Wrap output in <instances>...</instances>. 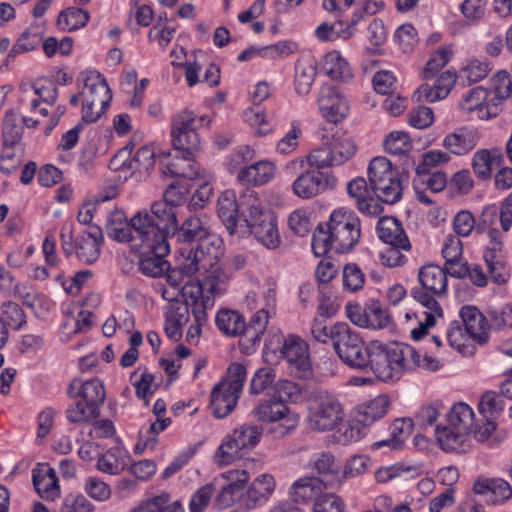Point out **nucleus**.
<instances>
[{
  "label": "nucleus",
  "instance_id": "1",
  "mask_svg": "<svg viewBox=\"0 0 512 512\" xmlns=\"http://www.w3.org/2000/svg\"><path fill=\"white\" fill-rule=\"evenodd\" d=\"M156 224L165 234V238L179 244L193 245L186 257L183 266L187 273L204 271L208 279L216 282L220 276L218 264L221 253L222 239L213 233L209 226V220L205 215H190L179 225L176 211L166 204H154Z\"/></svg>",
  "mask_w": 512,
  "mask_h": 512
},
{
  "label": "nucleus",
  "instance_id": "2",
  "mask_svg": "<svg viewBox=\"0 0 512 512\" xmlns=\"http://www.w3.org/2000/svg\"><path fill=\"white\" fill-rule=\"evenodd\" d=\"M361 223L355 212L339 208L334 210L329 221L320 223L312 236V250L321 257L334 249L337 253L350 252L359 242Z\"/></svg>",
  "mask_w": 512,
  "mask_h": 512
},
{
  "label": "nucleus",
  "instance_id": "3",
  "mask_svg": "<svg viewBox=\"0 0 512 512\" xmlns=\"http://www.w3.org/2000/svg\"><path fill=\"white\" fill-rule=\"evenodd\" d=\"M420 365V354L410 345L383 344L371 341L362 372H372L379 380L393 382L403 372L413 371Z\"/></svg>",
  "mask_w": 512,
  "mask_h": 512
},
{
  "label": "nucleus",
  "instance_id": "4",
  "mask_svg": "<svg viewBox=\"0 0 512 512\" xmlns=\"http://www.w3.org/2000/svg\"><path fill=\"white\" fill-rule=\"evenodd\" d=\"M243 220L238 235L244 237L251 234L268 249H275L281 239L274 213L265 209L257 196H249L242 202Z\"/></svg>",
  "mask_w": 512,
  "mask_h": 512
},
{
  "label": "nucleus",
  "instance_id": "5",
  "mask_svg": "<svg viewBox=\"0 0 512 512\" xmlns=\"http://www.w3.org/2000/svg\"><path fill=\"white\" fill-rule=\"evenodd\" d=\"M154 212L152 204L150 211H139L128 221L122 210H114L107 217L106 233L118 242L133 243L132 246L137 247L157 225Z\"/></svg>",
  "mask_w": 512,
  "mask_h": 512
},
{
  "label": "nucleus",
  "instance_id": "6",
  "mask_svg": "<svg viewBox=\"0 0 512 512\" xmlns=\"http://www.w3.org/2000/svg\"><path fill=\"white\" fill-rule=\"evenodd\" d=\"M207 116L196 117L189 110H184L173 116L171 121V138L173 148L178 151L183 160L194 158L201 147L200 127L209 125Z\"/></svg>",
  "mask_w": 512,
  "mask_h": 512
},
{
  "label": "nucleus",
  "instance_id": "7",
  "mask_svg": "<svg viewBox=\"0 0 512 512\" xmlns=\"http://www.w3.org/2000/svg\"><path fill=\"white\" fill-rule=\"evenodd\" d=\"M368 179L373 197L379 203L395 204L402 198V185L392 163L385 157H375L368 166Z\"/></svg>",
  "mask_w": 512,
  "mask_h": 512
},
{
  "label": "nucleus",
  "instance_id": "8",
  "mask_svg": "<svg viewBox=\"0 0 512 512\" xmlns=\"http://www.w3.org/2000/svg\"><path fill=\"white\" fill-rule=\"evenodd\" d=\"M138 246L143 249L138 263L142 274L151 278H160L169 272L170 264L165 258L170 253V242L157 225L153 232L147 235V239L138 243Z\"/></svg>",
  "mask_w": 512,
  "mask_h": 512
},
{
  "label": "nucleus",
  "instance_id": "9",
  "mask_svg": "<svg viewBox=\"0 0 512 512\" xmlns=\"http://www.w3.org/2000/svg\"><path fill=\"white\" fill-rule=\"evenodd\" d=\"M333 348L341 361L352 369L361 371L366 363L369 344L347 323L338 322L331 326Z\"/></svg>",
  "mask_w": 512,
  "mask_h": 512
},
{
  "label": "nucleus",
  "instance_id": "10",
  "mask_svg": "<svg viewBox=\"0 0 512 512\" xmlns=\"http://www.w3.org/2000/svg\"><path fill=\"white\" fill-rule=\"evenodd\" d=\"M308 424L316 431L335 429L343 419L340 402L326 391L313 393L308 400Z\"/></svg>",
  "mask_w": 512,
  "mask_h": 512
},
{
  "label": "nucleus",
  "instance_id": "11",
  "mask_svg": "<svg viewBox=\"0 0 512 512\" xmlns=\"http://www.w3.org/2000/svg\"><path fill=\"white\" fill-rule=\"evenodd\" d=\"M356 151L357 146L353 137L345 133H336L313 150L309 154V160L320 167L339 166L353 158Z\"/></svg>",
  "mask_w": 512,
  "mask_h": 512
},
{
  "label": "nucleus",
  "instance_id": "12",
  "mask_svg": "<svg viewBox=\"0 0 512 512\" xmlns=\"http://www.w3.org/2000/svg\"><path fill=\"white\" fill-rule=\"evenodd\" d=\"M420 288H413L411 296L422 306L438 308L437 298L442 297L447 292L446 271L438 265L427 264L420 268L418 272Z\"/></svg>",
  "mask_w": 512,
  "mask_h": 512
},
{
  "label": "nucleus",
  "instance_id": "13",
  "mask_svg": "<svg viewBox=\"0 0 512 512\" xmlns=\"http://www.w3.org/2000/svg\"><path fill=\"white\" fill-rule=\"evenodd\" d=\"M263 432L257 425H242L227 435L218 447L215 458L222 464H229L242 456V452L253 449Z\"/></svg>",
  "mask_w": 512,
  "mask_h": 512
},
{
  "label": "nucleus",
  "instance_id": "14",
  "mask_svg": "<svg viewBox=\"0 0 512 512\" xmlns=\"http://www.w3.org/2000/svg\"><path fill=\"white\" fill-rule=\"evenodd\" d=\"M307 167L301 171L293 182V192L302 199H311L318 194L334 188L336 178L329 173L323 172L318 165L312 164L309 155L306 156Z\"/></svg>",
  "mask_w": 512,
  "mask_h": 512
},
{
  "label": "nucleus",
  "instance_id": "15",
  "mask_svg": "<svg viewBox=\"0 0 512 512\" xmlns=\"http://www.w3.org/2000/svg\"><path fill=\"white\" fill-rule=\"evenodd\" d=\"M346 312L349 320L359 327L381 330L392 324L388 310L377 300H370L364 307L347 304Z\"/></svg>",
  "mask_w": 512,
  "mask_h": 512
},
{
  "label": "nucleus",
  "instance_id": "16",
  "mask_svg": "<svg viewBox=\"0 0 512 512\" xmlns=\"http://www.w3.org/2000/svg\"><path fill=\"white\" fill-rule=\"evenodd\" d=\"M277 342L291 372L298 378L306 377L311 368L307 343L296 335L277 336Z\"/></svg>",
  "mask_w": 512,
  "mask_h": 512
},
{
  "label": "nucleus",
  "instance_id": "17",
  "mask_svg": "<svg viewBox=\"0 0 512 512\" xmlns=\"http://www.w3.org/2000/svg\"><path fill=\"white\" fill-rule=\"evenodd\" d=\"M249 196L256 195L253 191H249L237 199L233 191L226 190L218 198V216L231 236L237 234L240 229L242 222L239 221L238 214L243 218L242 202Z\"/></svg>",
  "mask_w": 512,
  "mask_h": 512
},
{
  "label": "nucleus",
  "instance_id": "18",
  "mask_svg": "<svg viewBox=\"0 0 512 512\" xmlns=\"http://www.w3.org/2000/svg\"><path fill=\"white\" fill-rule=\"evenodd\" d=\"M288 407L275 396L265 398L255 406L253 415L262 422H277L285 419L288 424L279 426V435L285 436L296 426V421L288 416Z\"/></svg>",
  "mask_w": 512,
  "mask_h": 512
},
{
  "label": "nucleus",
  "instance_id": "19",
  "mask_svg": "<svg viewBox=\"0 0 512 512\" xmlns=\"http://www.w3.org/2000/svg\"><path fill=\"white\" fill-rule=\"evenodd\" d=\"M321 115L329 122L338 123L349 112L347 101L339 94L335 86L325 84L320 88L317 99Z\"/></svg>",
  "mask_w": 512,
  "mask_h": 512
},
{
  "label": "nucleus",
  "instance_id": "20",
  "mask_svg": "<svg viewBox=\"0 0 512 512\" xmlns=\"http://www.w3.org/2000/svg\"><path fill=\"white\" fill-rule=\"evenodd\" d=\"M181 294L185 301V310L191 308V312L198 325L207 323V309L212 307L213 301L210 296L203 294L202 285L197 282L187 281L181 287Z\"/></svg>",
  "mask_w": 512,
  "mask_h": 512
},
{
  "label": "nucleus",
  "instance_id": "21",
  "mask_svg": "<svg viewBox=\"0 0 512 512\" xmlns=\"http://www.w3.org/2000/svg\"><path fill=\"white\" fill-rule=\"evenodd\" d=\"M459 315L471 340L479 345L486 344L490 337V326L482 312L476 306L466 305L460 309Z\"/></svg>",
  "mask_w": 512,
  "mask_h": 512
},
{
  "label": "nucleus",
  "instance_id": "22",
  "mask_svg": "<svg viewBox=\"0 0 512 512\" xmlns=\"http://www.w3.org/2000/svg\"><path fill=\"white\" fill-rule=\"evenodd\" d=\"M347 191L350 196L356 199L358 210L368 216L375 217L383 212V206L374 197L370 183L358 177L348 183Z\"/></svg>",
  "mask_w": 512,
  "mask_h": 512
},
{
  "label": "nucleus",
  "instance_id": "23",
  "mask_svg": "<svg viewBox=\"0 0 512 512\" xmlns=\"http://www.w3.org/2000/svg\"><path fill=\"white\" fill-rule=\"evenodd\" d=\"M379 239L393 247H400L404 251H410L412 246L403 228L402 222L396 217L383 216L376 226Z\"/></svg>",
  "mask_w": 512,
  "mask_h": 512
},
{
  "label": "nucleus",
  "instance_id": "24",
  "mask_svg": "<svg viewBox=\"0 0 512 512\" xmlns=\"http://www.w3.org/2000/svg\"><path fill=\"white\" fill-rule=\"evenodd\" d=\"M479 141V133L476 129L463 126L447 134L442 142L443 147L450 153L462 156L471 152Z\"/></svg>",
  "mask_w": 512,
  "mask_h": 512
},
{
  "label": "nucleus",
  "instance_id": "25",
  "mask_svg": "<svg viewBox=\"0 0 512 512\" xmlns=\"http://www.w3.org/2000/svg\"><path fill=\"white\" fill-rule=\"evenodd\" d=\"M103 233L99 226L93 225L75 240L78 259L86 264L94 263L100 255V244Z\"/></svg>",
  "mask_w": 512,
  "mask_h": 512
},
{
  "label": "nucleus",
  "instance_id": "26",
  "mask_svg": "<svg viewBox=\"0 0 512 512\" xmlns=\"http://www.w3.org/2000/svg\"><path fill=\"white\" fill-rule=\"evenodd\" d=\"M313 469L324 481L325 488L338 489L341 487V465L335 456L328 451L314 455Z\"/></svg>",
  "mask_w": 512,
  "mask_h": 512
},
{
  "label": "nucleus",
  "instance_id": "27",
  "mask_svg": "<svg viewBox=\"0 0 512 512\" xmlns=\"http://www.w3.org/2000/svg\"><path fill=\"white\" fill-rule=\"evenodd\" d=\"M325 488L324 481L318 477H302L295 481L289 490L293 503L297 505H308L317 498Z\"/></svg>",
  "mask_w": 512,
  "mask_h": 512
},
{
  "label": "nucleus",
  "instance_id": "28",
  "mask_svg": "<svg viewBox=\"0 0 512 512\" xmlns=\"http://www.w3.org/2000/svg\"><path fill=\"white\" fill-rule=\"evenodd\" d=\"M456 80V72L447 70L436 79L433 86L427 83L421 85L415 92V96L418 101L430 103L444 99L451 91Z\"/></svg>",
  "mask_w": 512,
  "mask_h": 512
},
{
  "label": "nucleus",
  "instance_id": "29",
  "mask_svg": "<svg viewBox=\"0 0 512 512\" xmlns=\"http://www.w3.org/2000/svg\"><path fill=\"white\" fill-rule=\"evenodd\" d=\"M81 79L84 82V88L88 91L85 98L94 97V102L108 109L112 100L111 90L102 74L97 71H85L81 73Z\"/></svg>",
  "mask_w": 512,
  "mask_h": 512
},
{
  "label": "nucleus",
  "instance_id": "30",
  "mask_svg": "<svg viewBox=\"0 0 512 512\" xmlns=\"http://www.w3.org/2000/svg\"><path fill=\"white\" fill-rule=\"evenodd\" d=\"M435 437L440 448L445 452L464 453L468 450V432L455 429L453 426L438 425Z\"/></svg>",
  "mask_w": 512,
  "mask_h": 512
},
{
  "label": "nucleus",
  "instance_id": "31",
  "mask_svg": "<svg viewBox=\"0 0 512 512\" xmlns=\"http://www.w3.org/2000/svg\"><path fill=\"white\" fill-rule=\"evenodd\" d=\"M490 99L488 90L477 86L464 97L461 108L467 112L478 111L481 118H490L498 113V108Z\"/></svg>",
  "mask_w": 512,
  "mask_h": 512
},
{
  "label": "nucleus",
  "instance_id": "32",
  "mask_svg": "<svg viewBox=\"0 0 512 512\" xmlns=\"http://www.w3.org/2000/svg\"><path fill=\"white\" fill-rule=\"evenodd\" d=\"M317 75L316 62L313 58L301 57L295 63L294 90L300 97L307 96Z\"/></svg>",
  "mask_w": 512,
  "mask_h": 512
},
{
  "label": "nucleus",
  "instance_id": "33",
  "mask_svg": "<svg viewBox=\"0 0 512 512\" xmlns=\"http://www.w3.org/2000/svg\"><path fill=\"white\" fill-rule=\"evenodd\" d=\"M239 398V394H235L225 385L218 383L211 392L210 407L213 415L216 418H225L235 409Z\"/></svg>",
  "mask_w": 512,
  "mask_h": 512
},
{
  "label": "nucleus",
  "instance_id": "34",
  "mask_svg": "<svg viewBox=\"0 0 512 512\" xmlns=\"http://www.w3.org/2000/svg\"><path fill=\"white\" fill-rule=\"evenodd\" d=\"M275 174V166L269 161H259L238 172V180L245 185L260 186L268 183Z\"/></svg>",
  "mask_w": 512,
  "mask_h": 512
},
{
  "label": "nucleus",
  "instance_id": "35",
  "mask_svg": "<svg viewBox=\"0 0 512 512\" xmlns=\"http://www.w3.org/2000/svg\"><path fill=\"white\" fill-rule=\"evenodd\" d=\"M388 406L389 400L384 395L377 396L368 402L358 405L356 415L358 424H362L363 427L373 424L378 419L384 417Z\"/></svg>",
  "mask_w": 512,
  "mask_h": 512
},
{
  "label": "nucleus",
  "instance_id": "36",
  "mask_svg": "<svg viewBox=\"0 0 512 512\" xmlns=\"http://www.w3.org/2000/svg\"><path fill=\"white\" fill-rule=\"evenodd\" d=\"M503 161V155L500 150L489 151L482 149L477 151L472 159V169L477 178L489 180L492 176V165H500Z\"/></svg>",
  "mask_w": 512,
  "mask_h": 512
},
{
  "label": "nucleus",
  "instance_id": "37",
  "mask_svg": "<svg viewBox=\"0 0 512 512\" xmlns=\"http://www.w3.org/2000/svg\"><path fill=\"white\" fill-rule=\"evenodd\" d=\"M473 491L479 495L491 493L495 502H504L512 496V487L501 478L479 479L473 484Z\"/></svg>",
  "mask_w": 512,
  "mask_h": 512
},
{
  "label": "nucleus",
  "instance_id": "38",
  "mask_svg": "<svg viewBox=\"0 0 512 512\" xmlns=\"http://www.w3.org/2000/svg\"><path fill=\"white\" fill-rule=\"evenodd\" d=\"M215 323L217 328L227 336H243V330H245V319L235 310H219L215 317Z\"/></svg>",
  "mask_w": 512,
  "mask_h": 512
},
{
  "label": "nucleus",
  "instance_id": "39",
  "mask_svg": "<svg viewBox=\"0 0 512 512\" xmlns=\"http://www.w3.org/2000/svg\"><path fill=\"white\" fill-rule=\"evenodd\" d=\"M483 258L492 281L496 284L505 283L507 279L504 273L502 242L488 245L484 251Z\"/></svg>",
  "mask_w": 512,
  "mask_h": 512
},
{
  "label": "nucleus",
  "instance_id": "40",
  "mask_svg": "<svg viewBox=\"0 0 512 512\" xmlns=\"http://www.w3.org/2000/svg\"><path fill=\"white\" fill-rule=\"evenodd\" d=\"M78 393L94 416H99V407L105 400L103 383L98 379L87 380L78 387Z\"/></svg>",
  "mask_w": 512,
  "mask_h": 512
},
{
  "label": "nucleus",
  "instance_id": "41",
  "mask_svg": "<svg viewBox=\"0 0 512 512\" xmlns=\"http://www.w3.org/2000/svg\"><path fill=\"white\" fill-rule=\"evenodd\" d=\"M322 65L325 73L331 79L346 81L353 77L351 67L338 51L328 52L324 56Z\"/></svg>",
  "mask_w": 512,
  "mask_h": 512
},
{
  "label": "nucleus",
  "instance_id": "42",
  "mask_svg": "<svg viewBox=\"0 0 512 512\" xmlns=\"http://www.w3.org/2000/svg\"><path fill=\"white\" fill-rule=\"evenodd\" d=\"M276 487L275 479L270 474H262L254 479L247 490V497L255 507L259 502L267 501L274 493Z\"/></svg>",
  "mask_w": 512,
  "mask_h": 512
},
{
  "label": "nucleus",
  "instance_id": "43",
  "mask_svg": "<svg viewBox=\"0 0 512 512\" xmlns=\"http://www.w3.org/2000/svg\"><path fill=\"white\" fill-rule=\"evenodd\" d=\"M490 90H488L490 96V102H493L498 108L503 100H506L511 96L512 93V79L510 74L505 71L497 72L490 80Z\"/></svg>",
  "mask_w": 512,
  "mask_h": 512
},
{
  "label": "nucleus",
  "instance_id": "44",
  "mask_svg": "<svg viewBox=\"0 0 512 512\" xmlns=\"http://www.w3.org/2000/svg\"><path fill=\"white\" fill-rule=\"evenodd\" d=\"M89 21L87 10L77 7H69L58 15L57 24L64 31H75L84 27Z\"/></svg>",
  "mask_w": 512,
  "mask_h": 512
},
{
  "label": "nucleus",
  "instance_id": "45",
  "mask_svg": "<svg viewBox=\"0 0 512 512\" xmlns=\"http://www.w3.org/2000/svg\"><path fill=\"white\" fill-rule=\"evenodd\" d=\"M22 144H4L0 155V171L5 175L14 173L22 163Z\"/></svg>",
  "mask_w": 512,
  "mask_h": 512
},
{
  "label": "nucleus",
  "instance_id": "46",
  "mask_svg": "<svg viewBox=\"0 0 512 512\" xmlns=\"http://www.w3.org/2000/svg\"><path fill=\"white\" fill-rule=\"evenodd\" d=\"M447 420L455 429L468 432L474 426V413L470 406L460 402L451 407Z\"/></svg>",
  "mask_w": 512,
  "mask_h": 512
},
{
  "label": "nucleus",
  "instance_id": "47",
  "mask_svg": "<svg viewBox=\"0 0 512 512\" xmlns=\"http://www.w3.org/2000/svg\"><path fill=\"white\" fill-rule=\"evenodd\" d=\"M32 481L41 498L54 500L59 495L60 490L54 470L50 469L43 475L33 471Z\"/></svg>",
  "mask_w": 512,
  "mask_h": 512
},
{
  "label": "nucleus",
  "instance_id": "48",
  "mask_svg": "<svg viewBox=\"0 0 512 512\" xmlns=\"http://www.w3.org/2000/svg\"><path fill=\"white\" fill-rule=\"evenodd\" d=\"M267 324L268 312L264 309L258 310L252 316L249 324H245V330H243L244 340L252 346L259 343L264 331L266 330Z\"/></svg>",
  "mask_w": 512,
  "mask_h": 512
},
{
  "label": "nucleus",
  "instance_id": "49",
  "mask_svg": "<svg viewBox=\"0 0 512 512\" xmlns=\"http://www.w3.org/2000/svg\"><path fill=\"white\" fill-rule=\"evenodd\" d=\"M155 165V149L150 145L140 147L134 157L129 160L127 167L139 172L140 175L148 174Z\"/></svg>",
  "mask_w": 512,
  "mask_h": 512
},
{
  "label": "nucleus",
  "instance_id": "50",
  "mask_svg": "<svg viewBox=\"0 0 512 512\" xmlns=\"http://www.w3.org/2000/svg\"><path fill=\"white\" fill-rule=\"evenodd\" d=\"M23 127L18 115L9 110L5 113L2 126V138L4 144H22Z\"/></svg>",
  "mask_w": 512,
  "mask_h": 512
},
{
  "label": "nucleus",
  "instance_id": "51",
  "mask_svg": "<svg viewBox=\"0 0 512 512\" xmlns=\"http://www.w3.org/2000/svg\"><path fill=\"white\" fill-rule=\"evenodd\" d=\"M371 466V460L365 455L350 457L341 469V486L347 479L363 475Z\"/></svg>",
  "mask_w": 512,
  "mask_h": 512
},
{
  "label": "nucleus",
  "instance_id": "52",
  "mask_svg": "<svg viewBox=\"0 0 512 512\" xmlns=\"http://www.w3.org/2000/svg\"><path fill=\"white\" fill-rule=\"evenodd\" d=\"M384 148L391 155H405L412 149V144L407 133L393 131L386 137Z\"/></svg>",
  "mask_w": 512,
  "mask_h": 512
},
{
  "label": "nucleus",
  "instance_id": "53",
  "mask_svg": "<svg viewBox=\"0 0 512 512\" xmlns=\"http://www.w3.org/2000/svg\"><path fill=\"white\" fill-rule=\"evenodd\" d=\"M453 51L450 46L438 48L428 60L424 69V78L429 80L434 78L436 73L450 61Z\"/></svg>",
  "mask_w": 512,
  "mask_h": 512
},
{
  "label": "nucleus",
  "instance_id": "54",
  "mask_svg": "<svg viewBox=\"0 0 512 512\" xmlns=\"http://www.w3.org/2000/svg\"><path fill=\"white\" fill-rule=\"evenodd\" d=\"M2 320L6 327L19 330L26 324V316L23 309L15 302L8 301L1 305Z\"/></svg>",
  "mask_w": 512,
  "mask_h": 512
},
{
  "label": "nucleus",
  "instance_id": "55",
  "mask_svg": "<svg viewBox=\"0 0 512 512\" xmlns=\"http://www.w3.org/2000/svg\"><path fill=\"white\" fill-rule=\"evenodd\" d=\"M163 175H169L171 177H181L187 179H194L198 176V168L193 158L189 160H183L179 155L178 161L172 162L166 166L162 171Z\"/></svg>",
  "mask_w": 512,
  "mask_h": 512
},
{
  "label": "nucleus",
  "instance_id": "56",
  "mask_svg": "<svg viewBox=\"0 0 512 512\" xmlns=\"http://www.w3.org/2000/svg\"><path fill=\"white\" fill-rule=\"evenodd\" d=\"M504 408V402L501 395L488 391L480 399L478 410L483 418L494 419Z\"/></svg>",
  "mask_w": 512,
  "mask_h": 512
},
{
  "label": "nucleus",
  "instance_id": "57",
  "mask_svg": "<svg viewBox=\"0 0 512 512\" xmlns=\"http://www.w3.org/2000/svg\"><path fill=\"white\" fill-rule=\"evenodd\" d=\"M489 70L488 62L472 59L460 70L459 78L462 82H467L470 85L485 78Z\"/></svg>",
  "mask_w": 512,
  "mask_h": 512
},
{
  "label": "nucleus",
  "instance_id": "58",
  "mask_svg": "<svg viewBox=\"0 0 512 512\" xmlns=\"http://www.w3.org/2000/svg\"><path fill=\"white\" fill-rule=\"evenodd\" d=\"M219 479H215L213 483L205 484L192 495L189 502L190 512H204L210 504L215 492V486Z\"/></svg>",
  "mask_w": 512,
  "mask_h": 512
},
{
  "label": "nucleus",
  "instance_id": "59",
  "mask_svg": "<svg viewBox=\"0 0 512 512\" xmlns=\"http://www.w3.org/2000/svg\"><path fill=\"white\" fill-rule=\"evenodd\" d=\"M246 377V367L240 363H232L227 370V380L220 382V384L225 385L235 394L241 395Z\"/></svg>",
  "mask_w": 512,
  "mask_h": 512
},
{
  "label": "nucleus",
  "instance_id": "60",
  "mask_svg": "<svg viewBox=\"0 0 512 512\" xmlns=\"http://www.w3.org/2000/svg\"><path fill=\"white\" fill-rule=\"evenodd\" d=\"M276 380V373L273 369L264 367L258 369L249 385V391L251 394L258 395L267 389L271 388Z\"/></svg>",
  "mask_w": 512,
  "mask_h": 512
},
{
  "label": "nucleus",
  "instance_id": "61",
  "mask_svg": "<svg viewBox=\"0 0 512 512\" xmlns=\"http://www.w3.org/2000/svg\"><path fill=\"white\" fill-rule=\"evenodd\" d=\"M469 335L466 331H463L460 325L452 323L450 328L447 330V340L450 346L457 349L461 354L467 355L473 353V346L468 344Z\"/></svg>",
  "mask_w": 512,
  "mask_h": 512
},
{
  "label": "nucleus",
  "instance_id": "62",
  "mask_svg": "<svg viewBox=\"0 0 512 512\" xmlns=\"http://www.w3.org/2000/svg\"><path fill=\"white\" fill-rule=\"evenodd\" d=\"M342 280L346 290L356 292L362 289L365 275L357 264L348 263L343 268Z\"/></svg>",
  "mask_w": 512,
  "mask_h": 512
},
{
  "label": "nucleus",
  "instance_id": "63",
  "mask_svg": "<svg viewBox=\"0 0 512 512\" xmlns=\"http://www.w3.org/2000/svg\"><path fill=\"white\" fill-rule=\"evenodd\" d=\"M120 453L119 449L108 450L98 459L97 468L104 473L118 474L124 468V463L120 459Z\"/></svg>",
  "mask_w": 512,
  "mask_h": 512
},
{
  "label": "nucleus",
  "instance_id": "64",
  "mask_svg": "<svg viewBox=\"0 0 512 512\" xmlns=\"http://www.w3.org/2000/svg\"><path fill=\"white\" fill-rule=\"evenodd\" d=\"M343 500L334 493H321L313 504V512H344Z\"/></svg>",
  "mask_w": 512,
  "mask_h": 512
}]
</instances>
